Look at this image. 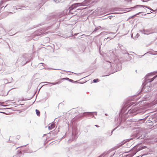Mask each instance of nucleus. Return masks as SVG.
Wrapping results in <instances>:
<instances>
[{
	"label": "nucleus",
	"instance_id": "nucleus-3",
	"mask_svg": "<svg viewBox=\"0 0 157 157\" xmlns=\"http://www.w3.org/2000/svg\"><path fill=\"white\" fill-rule=\"evenodd\" d=\"M143 108V107H141L139 109H137V108H134L130 109L128 111V113L133 114V115H135L136 113L141 112H140V111Z\"/></svg>",
	"mask_w": 157,
	"mask_h": 157
},
{
	"label": "nucleus",
	"instance_id": "nucleus-17",
	"mask_svg": "<svg viewBox=\"0 0 157 157\" xmlns=\"http://www.w3.org/2000/svg\"><path fill=\"white\" fill-rule=\"evenodd\" d=\"M8 94V92L2 94V96H6Z\"/></svg>",
	"mask_w": 157,
	"mask_h": 157
},
{
	"label": "nucleus",
	"instance_id": "nucleus-7",
	"mask_svg": "<svg viewBox=\"0 0 157 157\" xmlns=\"http://www.w3.org/2000/svg\"><path fill=\"white\" fill-rule=\"evenodd\" d=\"M145 7L147 8H148L149 9L152 10H153L152 9H151V8H150L148 7H147V6H143V5H136V6H135L134 7H132L131 8H137V7Z\"/></svg>",
	"mask_w": 157,
	"mask_h": 157
},
{
	"label": "nucleus",
	"instance_id": "nucleus-31",
	"mask_svg": "<svg viewBox=\"0 0 157 157\" xmlns=\"http://www.w3.org/2000/svg\"><path fill=\"white\" fill-rule=\"evenodd\" d=\"M75 35H77V34H75Z\"/></svg>",
	"mask_w": 157,
	"mask_h": 157
},
{
	"label": "nucleus",
	"instance_id": "nucleus-11",
	"mask_svg": "<svg viewBox=\"0 0 157 157\" xmlns=\"http://www.w3.org/2000/svg\"><path fill=\"white\" fill-rule=\"evenodd\" d=\"M36 115L38 116H39L40 115V112L37 109H36Z\"/></svg>",
	"mask_w": 157,
	"mask_h": 157
},
{
	"label": "nucleus",
	"instance_id": "nucleus-34",
	"mask_svg": "<svg viewBox=\"0 0 157 157\" xmlns=\"http://www.w3.org/2000/svg\"><path fill=\"white\" fill-rule=\"evenodd\" d=\"M78 81H76L75 82H77Z\"/></svg>",
	"mask_w": 157,
	"mask_h": 157
},
{
	"label": "nucleus",
	"instance_id": "nucleus-1",
	"mask_svg": "<svg viewBox=\"0 0 157 157\" xmlns=\"http://www.w3.org/2000/svg\"><path fill=\"white\" fill-rule=\"evenodd\" d=\"M150 75H147L146 76L145 81L144 83V86L142 88V90L144 92H147L151 90V88L148 85L149 83L153 81L156 78H157V75L153 77L152 78H150Z\"/></svg>",
	"mask_w": 157,
	"mask_h": 157
},
{
	"label": "nucleus",
	"instance_id": "nucleus-28",
	"mask_svg": "<svg viewBox=\"0 0 157 157\" xmlns=\"http://www.w3.org/2000/svg\"><path fill=\"white\" fill-rule=\"evenodd\" d=\"M143 2H144V0H141Z\"/></svg>",
	"mask_w": 157,
	"mask_h": 157
},
{
	"label": "nucleus",
	"instance_id": "nucleus-30",
	"mask_svg": "<svg viewBox=\"0 0 157 157\" xmlns=\"http://www.w3.org/2000/svg\"><path fill=\"white\" fill-rule=\"evenodd\" d=\"M105 115H107V114H106V113H105Z\"/></svg>",
	"mask_w": 157,
	"mask_h": 157
},
{
	"label": "nucleus",
	"instance_id": "nucleus-23",
	"mask_svg": "<svg viewBox=\"0 0 157 157\" xmlns=\"http://www.w3.org/2000/svg\"><path fill=\"white\" fill-rule=\"evenodd\" d=\"M40 64H42V65L43 66H44V63H40Z\"/></svg>",
	"mask_w": 157,
	"mask_h": 157
},
{
	"label": "nucleus",
	"instance_id": "nucleus-24",
	"mask_svg": "<svg viewBox=\"0 0 157 157\" xmlns=\"http://www.w3.org/2000/svg\"><path fill=\"white\" fill-rule=\"evenodd\" d=\"M98 29V27L96 28L95 29V30L94 31H95V30H97Z\"/></svg>",
	"mask_w": 157,
	"mask_h": 157
},
{
	"label": "nucleus",
	"instance_id": "nucleus-26",
	"mask_svg": "<svg viewBox=\"0 0 157 157\" xmlns=\"http://www.w3.org/2000/svg\"><path fill=\"white\" fill-rule=\"evenodd\" d=\"M95 126L96 127H99V126L98 125H95Z\"/></svg>",
	"mask_w": 157,
	"mask_h": 157
},
{
	"label": "nucleus",
	"instance_id": "nucleus-32",
	"mask_svg": "<svg viewBox=\"0 0 157 157\" xmlns=\"http://www.w3.org/2000/svg\"><path fill=\"white\" fill-rule=\"evenodd\" d=\"M144 111H142V112H144Z\"/></svg>",
	"mask_w": 157,
	"mask_h": 157
},
{
	"label": "nucleus",
	"instance_id": "nucleus-10",
	"mask_svg": "<svg viewBox=\"0 0 157 157\" xmlns=\"http://www.w3.org/2000/svg\"><path fill=\"white\" fill-rule=\"evenodd\" d=\"M106 63L108 64V67H110L111 66V63L109 61H106Z\"/></svg>",
	"mask_w": 157,
	"mask_h": 157
},
{
	"label": "nucleus",
	"instance_id": "nucleus-27",
	"mask_svg": "<svg viewBox=\"0 0 157 157\" xmlns=\"http://www.w3.org/2000/svg\"><path fill=\"white\" fill-rule=\"evenodd\" d=\"M143 32H145V30L144 29L142 31Z\"/></svg>",
	"mask_w": 157,
	"mask_h": 157
},
{
	"label": "nucleus",
	"instance_id": "nucleus-4",
	"mask_svg": "<svg viewBox=\"0 0 157 157\" xmlns=\"http://www.w3.org/2000/svg\"><path fill=\"white\" fill-rule=\"evenodd\" d=\"M145 147V146H143L142 145L137 146L133 148L132 150L135 151L134 154H135L138 151L143 149Z\"/></svg>",
	"mask_w": 157,
	"mask_h": 157
},
{
	"label": "nucleus",
	"instance_id": "nucleus-8",
	"mask_svg": "<svg viewBox=\"0 0 157 157\" xmlns=\"http://www.w3.org/2000/svg\"><path fill=\"white\" fill-rule=\"evenodd\" d=\"M108 154H109V153L108 151L104 152L101 155H100L99 156L100 157H104L105 156H107V155H108Z\"/></svg>",
	"mask_w": 157,
	"mask_h": 157
},
{
	"label": "nucleus",
	"instance_id": "nucleus-20",
	"mask_svg": "<svg viewBox=\"0 0 157 157\" xmlns=\"http://www.w3.org/2000/svg\"><path fill=\"white\" fill-rule=\"evenodd\" d=\"M69 81L70 82H72L73 81V80H72V79H69Z\"/></svg>",
	"mask_w": 157,
	"mask_h": 157
},
{
	"label": "nucleus",
	"instance_id": "nucleus-25",
	"mask_svg": "<svg viewBox=\"0 0 157 157\" xmlns=\"http://www.w3.org/2000/svg\"><path fill=\"white\" fill-rule=\"evenodd\" d=\"M154 73H155V74H154L152 75H154L155 74H156V73H157V72H155Z\"/></svg>",
	"mask_w": 157,
	"mask_h": 157
},
{
	"label": "nucleus",
	"instance_id": "nucleus-12",
	"mask_svg": "<svg viewBox=\"0 0 157 157\" xmlns=\"http://www.w3.org/2000/svg\"><path fill=\"white\" fill-rule=\"evenodd\" d=\"M98 79H94L93 80V82H98Z\"/></svg>",
	"mask_w": 157,
	"mask_h": 157
},
{
	"label": "nucleus",
	"instance_id": "nucleus-18",
	"mask_svg": "<svg viewBox=\"0 0 157 157\" xmlns=\"http://www.w3.org/2000/svg\"><path fill=\"white\" fill-rule=\"evenodd\" d=\"M116 128H114L113 129L112 131H111V135L112 134V133L116 129Z\"/></svg>",
	"mask_w": 157,
	"mask_h": 157
},
{
	"label": "nucleus",
	"instance_id": "nucleus-5",
	"mask_svg": "<svg viewBox=\"0 0 157 157\" xmlns=\"http://www.w3.org/2000/svg\"><path fill=\"white\" fill-rule=\"evenodd\" d=\"M97 112H84L83 113V116H86L87 115L88 116H92V117H94L93 115V113H95L96 115H97Z\"/></svg>",
	"mask_w": 157,
	"mask_h": 157
},
{
	"label": "nucleus",
	"instance_id": "nucleus-22",
	"mask_svg": "<svg viewBox=\"0 0 157 157\" xmlns=\"http://www.w3.org/2000/svg\"><path fill=\"white\" fill-rule=\"evenodd\" d=\"M139 36V35L138 33H137L136 35V36H137V38Z\"/></svg>",
	"mask_w": 157,
	"mask_h": 157
},
{
	"label": "nucleus",
	"instance_id": "nucleus-9",
	"mask_svg": "<svg viewBox=\"0 0 157 157\" xmlns=\"http://www.w3.org/2000/svg\"><path fill=\"white\" fill-rule=\"evenodd\" d=\"M55 127V125L54 124H52L48 126V128L49 130H51L53 129Z\"/></svg>",
	"mask_w": 157,
	"mask_h": 157
},
{
	"label": "nucleus",
	"instance_id": "nucleus-35",
	"mask_svg": "<svg viewBox=\"0 0 157 157\" xmlns=\"http://www.w3.org/2000/svg\"><path fill=\"white\" fill-rule=\"evenodd\" d=\"M19 147H17V148H18Z\"/></svg>",
	"mask_w": 157,
	"mask_h": 157
},
{
	"label": "nucleus",
	"instance_id": "nucleus-16",
	"mask_svg": "<svg viewBox=\"0 0 157 157\" xmlns=\"http://www.w3.org/2000/svg\"><path fill=\"white\" fill-rule=\"evenodd\" d=\"M62 79H65V80H68L69 81V78H62Z\"/></svg>",
	"mask_w": 157,
	"mask_h": 157
},
{
	"label": "nucleus",
	"instance_id": "nucleus-21",
	"mask_svg": "<svg viewBox=\"0 0 157 157\" xmlns=\"http://www.w3.org/2000/svg\"><path fill=\"white\" fill-rule=\"evenodd\" d=\"M141 13V12H139V13H138L137 14H136L135 15V16L136 15H138V14H139L140 13Z\"/></svg>",
	"mask_w": 157,
	"mask_h": 157
},
{
	"label": "nucleus",
	"instance_id": "nucleus-14",
	"mask_svg": "<svg viewBox=\"0 0 157 157\" xmlns=\"http://www.w3.org/2000/svg\"><path fill=\"white\" fill-rule=\"evenodd\" d=\"M106 34V32H104L101 33L100 34V35H105Z\"/></svg>",
	"mask_w": 157,
	"mask_h": 157
},
{
	"label": "nucleus",
	"instance_id": "nucleus-6",
	"mask_svg": "<svg viewBox=\"0 0 157 157\" xmlns=\"http://www.w3.org/2000/svg\"><path fill=\"white\" fill-rule=\"evenodd\" d=\"M61 83V82L60 81H58V82H43V83H47V84H52V85H56V84H58L60 83ZM41 83V84L42 83Z\"/></svg>",
	"mask_w": 157,
	"mask_h": 157
},
{
	"label": "nucleus",
	"instance_id": "nucleus-15",
	"mask_svg": "<svg viewBox=\"0 0 157 157\" xmlns=\"http://www.w3.org/2000/svg\"><path fill=\"white\" fill-rule=\"evenodd\" d=\"M111 39H112V38H111L110 37H108L107 38H105L104 39V40H107V39H109V40H110Z\"/></svg>",
	"mask_w": 157,
	"mask_h": 157
},
{
	"label": "nucleus",
	"instance_id": "nucleus-19",
	"mask_svg": "<svg viewBox=\"0 0 157 157\" xmlns=\"http://www.w3.org/2000/svg\"><path fill=\"white\" fill-rule=\"evenodd\" d=\"M112 17H113V16H109V18L110 19H111Z\"/></svg>",
	"mask_w": 157,
	"mask_h": 157
},
{
	"label": "nucleus",
	"instance_id": "nucleus-29",
	"mask_svg": "<svg viewBox=\"0 0 157 157\" xmlns=\"http://www.w3.org/2000/svg\"><path fill=\"white\" fill-rule=\"evenodd\" d=\"M81 9H77V10H81Z\"/></svg>",
	"mask_w": 157,
	"mask_h": 157
},
{
	"label": "nucleus",
	"instance_id": "nucleus-33",
	"mask_svg": "<svg viewBox=\"0 0 157 157\" xmlns=\"http://www.w3.org/2000/svg\"><path fill=\"white\" fill-rule=\"evenodd\" d=\"M27 63V62H26L25 63Z\"/></svg>",
	"mask_w": 157,
	"mask_h": 157
},
{
	"label": "nucleus",
	"instance_id": "nucleus-2",
	"mask_svg": "<svg viewBox=\"0 0 157 157\" xmlns=\"http://www.w3.org/2000/svg\"><path fill=\"white\" fill-rule=\"evenodd\" d=\"M88 1V0H85L82 3H77L72 5L69 8V12L72 14L73 13V12H75V11L73 10L74 9H76L77 7L86 6L89 3Z\"/></svg>",
	"mask_w": 157,
	"mask_h": 157
},
{
	"label": "nucleus",
	"instance_id": "nucleus-13",
	"mask_svg": "<svg viewBox=\"0 0 157 157\" xmlns=\"http://www.w3.org/2000/svg\"><path fill=\"white\" fill-rule=\"evenodd\" d=\"M3 3V1H1L0 4V6H1L2 8L3 6H2V4Z\"/></svg>",
	"mask_w": 157,
	"mask_h": 157
}]
</instances>
